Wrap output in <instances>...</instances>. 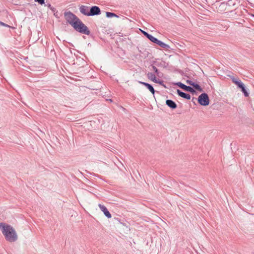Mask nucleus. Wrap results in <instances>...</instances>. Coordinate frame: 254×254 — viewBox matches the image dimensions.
<instances>
[{
    "mask_svg": "<svg viewBox=\"0 0 254 254\" xmlns=\"http://www.w3.org/2000/svg\"><path fill=\"white\" fill-rule=\"evenodd\" d=\"M148 39H149L152 42L156 44L157 41L158 39L156 38L155 37H153L152 35H150V36H148V37L147 38Z\"/></svg>",
    "mask_w": 254,
    "mask_h": 254,
    "instance_id": "obj_16",
    "label": "nucleus"
},
{
    "mask_svg": "<svg viewBox=\"0 0 254 254\" xmlns=\"http://www.w3.org/2000/svg\"><path fill=\"white\" fill-rule=\"evenodd\" d=\"M198 102L199 104L204 106L208 105L209 99L208 95L205 93L201 94L198 98Z\"/></svg>",
    "mask_w": 254,
    "mask_h": 254,
    "instance_id": "obj_4",
    "label": "nucleus"
},
{
    "mask_svg": "<svg viewBox=\"0 0 254 254\" xmlns=\"http://www.w3.org/2000/svg\"><path fill=\"white\" fill-rule=\"evenodd\" d=\"M151 68H152V69L156 73V75L157 76H159V72L158 69H157V68L155 66L153 65H151Z\"/></svg>",
    "mask_w": 254,
    "mask_h": 254,
    "instance_id": "obj_18",
    "label": "nucleus"
},
{
    "mask_svg": "<svg viewBox=\"0 0 254 254\" xmlns=\"http://www.w3.org/2000/svg\"><path fill=\"white\" fill-rule=\"evenodd\" d=\"M148 90L152 93V94H154L155 93V90H154V89L153 88V87L150 84H148V85H147V86L146 87Z\"/></svg>",
    "mask_w": 254,
    "mask_h": 254,
    "instance_id": "obj_19",
    "label": "nucleus"
},
{
    "mask_svg": "<svg viewBox=\"0 0 254 254\" xmlns=\"http://www.w3.org/2000/svg\"><path fill=\"white\" fill-rule=\"evenodd\" d=\"M142 33H143V34L147 37L148 38V36H150V34H148V33H147L146 32H145V31H142Z\"/></svg>",
    "mask_w": 254,
    "mask_h": 254,
    "instance_id": "obj_23",
    "label": "nucleus"
},
{
    "mask_svg": "<svg viewBox=\"0 0 254 254\" xmlns=\"http://www.w3.org/2000/svg\"><path fill=\"white\" fill-rule=\"evenodd\" d=\"M52 11L55 12L56 10V8L52 6L50 4H48L46 5Z\"/></svg>",
    "mask_w": 254,
    "mask_h": 254,
    "instance_id": "obj_20",
    "label": "nucleus"
},
{
    "mask_svg": "<svg viewBox=\"0 0 254 254\" xmlns=\"http://www.w3.org/2000/svg\"><path fill=\"white\" fill-rule=\"evenodd\" d=\"M166 104L172 109H174L177 108V104L172 100H167L166 101Z\"/></svg>",
    "mask_w": 254,
    "mask_h": 254,
    "instance_id": "obj_10",
    "label": "nucleus"
},
{
    "mask_svg": "<svg viewBox=\"0 0 254 254\" xmlns=\"http://www.w3.org/2000/svg\"><path fill=\"white\" fill-rule=\"evenodd\" d=\"M140 83H141V84L144 85L145 86L147 87V85H148L149 83H146V82H139Z\"/></svg>",
    "mask_w": 254,
    "mask_h": 254,
    "instance_id": "obj_24",
    "label": "nucleus"
},
{
    "mask_svg": "<svg viewBox=\"0 0 254 254\" xmlns=\"http://www.w3.org/2000/svg\"><path fill=\"white\" fill-rule=\"evenodd\" d=\"M0 230L6 241L14 242L17 240V236L16 232L10 225L4 223H0Z\"/></svg>",
    "mask_w": 254,
    "mask_h": 254,
    "instance_id": "obj_1",
    "label": "nucleus"
},
{
    "mask_svg": "<svg viewBox=\"0 0 254 254\" xmlns=\"http://www.w3.org/2000/svg\"><path fill=\"white\" fill-rule=\"evenodd\" d=\"M100 210L104 213V215L108 218H110L112 217L111 213L108 211L106 207L103 205L99 204L98 205Z\"/></svg>",
    "mask_w": 254,
    "mask_h": 254,
    "instance_id": "obj_8",
    "label": "nucleus"
},
{
    "mask_svg": "<svg viewBox=\"0 0 254 254\" xmlns=\"http://www.w3.org/2000/svg\"><path fill=\"white\" fill-rule=\"evenodd\" d=\"M106 16L108 18L112 17H119V16L116 14L114 13L110 12H106Z\"/></svg>",
    "mask_w": 254,
    "mask_h": 254,
    "instance_id": "obj_15",
    "label": "nucleus"
},
{
    "mask_svg": "<svg viewBox=\"0 0 254 254\" xmlns=\"http://www.w3.org/2000/svg\"><path fill=\"white\" fill-rule=\"evenodd\" d=\"M147 76L148 78V79L155 83H160V81L156 79V75L153 73L148 72L147 74Z\"/></svg>",
    "mask_w": 254,
    "mask_h": 254,
    "instance_id": "obj_11",
    "label": "nucleus"
},
{
    "mask_svg": "<svg viewBox=\"0 0 254 254\" xmlns=\"http://www.w3.org/2000/svg\"><path fill=\"white\" fill-rule=\"evenodd\" d=\"M176 85L185 91H189L191 93L195 92V90L191 87L187 86L180 82L177 83Z\"/></svg>",
    "mask_w": 254,
    "mask_h": 254,
    "instance_id": "obj_6",
    "label": "nucleus"
},
{
    "mask_svg": "<svg viewBox=\"0 0 254 254\" xmlns=\"http://www.w3.org/2000/svg\"><path fill=\"white\" fill-rule=\"evenodd\" d=\"M156 44L159 45L160 47L167 50H169V49H170V47L168 45L164 43V42L159 40H158Z\"/></svg>",
    "mask_w": 254,
    "mask_h": 254,
    "instance_id": "obj_13",
    "label": "nucleus"
},
{
    "mask_svg": "<svg viewBox=\"0 0 254 254\" xmlns=\"http://www.w3.org/2000/svg\"><path fill=\"white\" fill-rule=\"evenodd\" d=\"M187 83L192 86L194 88H195V89L198 91H201L202 90V88L198 84L195 83L191 80H188L187 81Z\"/></svg>",
    "mask_w": 254,
    "mask_h": 254,
    "instance_id": "obj_12",
    "label": "nucleus"
},
{
    "mask_svg": "<svg viewBox=\"0 0 254 254\" xmlns=\"http://www.w3.org/2000/svg\"><path fill=\"white\" fill-rule=\"evenodd\" d=\"M232 80L233 82L237 85L239 88H241L244 85V84L240 80L237 79L235 78H232Z\"/></svg>",
    "mask_w": 254,
    "mask_h": 254,
    "instance_id": "obj_14",
    "label": "nucleus"
},
{
    "mask_svg": "<svg viewBox=\"0 0 254 254\" xmlns=\"http://www.w3.org/2000/svg\"><path fill=\"white\" fill-rule=\"evenodd\" d=\"M241 89L242 91L244 93L245 96L248 97L249 95V93L247 92L245 88V85H244L242 87L240 88Z\"/></svg>",
    "mask_w": 254,
    "mask_h": 254,
    "instance_id": "obj_17",
    "label": "nucleus"
},
{
    "mask_svg": "<svg viewBox=\"0 0 254 254\" xmlns=\"http://www.w3.org/2000/svg\"><path fill=\"white\" fill-rule=\"evenodd\" d=\"M0 25H2L3 26H4V27H9V25H8L7 24H5V23H4L0 21Z\"/></svg>",
    "mask_w": 254,
    "mask_h": 254,
    "instance_id": "obj_22",
    "label": "nucleus"
},
{
    "mask_svg": "<svg viewBox=\"0 0 254 254\" xmlns=\"http://www.w3.org/2000/svg\"><path fill=\"white\" fill-rule=\"evenodd\" d=\"M177 92L178 94L181 97L188 100H190V94L184 93L179 89H177Z\"/></svg>",
    "mask_w": 254,
    "mask_h": 254,
    "instance_id": "obj_9",
    "label": "nucleus"
},
{
    "mask_svg": "<svg viewBox=\"0 0 254 254\" xmlns=\"http://www.w3.org/2000/svg\"><path fill=\"white\" fill-rule=\"evenodd\" d=\"M140 83H141V84L144 85L145 86L147 87V85H148L149 83H146V82H139Z\"/></svg>",
    "mask_w": 254,
    "mask_h": 254,
    "instance_id": "obj_25",
    "label": "nucleus"
},
{
    "mask_svg": "<svg viewBox=\"0 0 254 254\" xmlns=\"http://www.w3.org/2000/svg\"><path fill=\"white\" fill-rule=\"evenodd\" d=\"M73 24L72 27L76 31L87 35L90 34V31L88 28L79 19Z\"/></svg>",
    "mask_w": 254,
    "mask_h": 254,
    "instance_id": "obj_2",
    "label": "nucleus"
},
{
    "mask_svg": "<svg viewBox=\"0 0 254 254\" xmlns=\"http://www.w3.org/2000/svg\"><path fill=\"white\" fill-rule=\"evenodd\" d=\"M80 12L84 15L89 16L90 8L86 5H81L79 7Z\"/></svg>",
    "mask_w": 254,
    "mask_h": 254,
    "instance_id": "obj_7",
    "label": "nucleus"
},
{
    "mask_svg": "<svg viewBox=\"0 0 254 254\" xmlns=\"http://www.w3.org/2000/svg\"><path fill=\"white\" fill-rule=\"evenodd\" d=\"M64 16L67 22L72 26L74 25L73 23L76 22V21H77V19H79L75 15L70 11L65 12L64 13Z\"/></svg>",
    "mask_w": 254,
    "mask_h": 254,
    "instance_id": "obj_3",
    "label": "nucleus"
},
{
    "mask_svg": "<svg viewBox=\"0 0 254 254\" xmlns=\"http://www.w3.org/2000/svg\"><path fill=\"white\" fill-rule=\"evenodd\" d=\"M101 14L100 8L97 6H92L90 8L89 16L98 15Z\"/></svg>",
    "mask_w": 254,
    "mask_h": 254,
    "instance_id": "obj_5",
    "label": "nucleus"
},
{
    "mask_svg": "<svg viewBox=\"0 0 254 254\" xmlns=\"http://www.w3.org/2000/svg\"><path fill=\"white\" fill-rule=\"evenodd\" d=\"M35 2L42 5L45 3V0H34Z\"/></svg>",
    "mask_w": 254,
    "mask_h": 254,
    "instance_id": "obj_21",
    "label": "nucleus"
}]
</instances>
